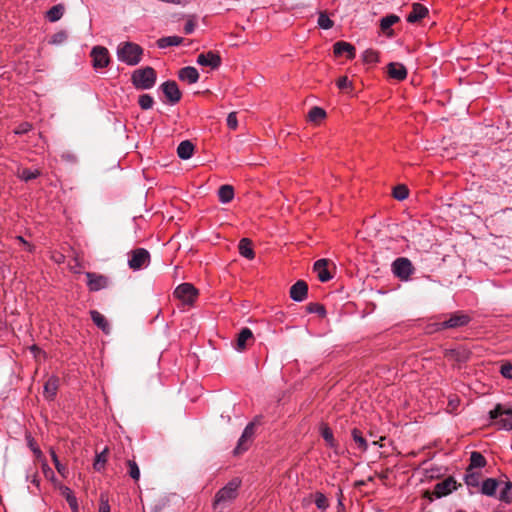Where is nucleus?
I'll return each mask as SVG.
<instances>
[{
    "label": "nucleus",
    "instance_id": "11",
    "mask_svg": "<svg viewBox=\"0 0 512 512\" xmlns=\"http://www.w3.org/2000/svg\"><path fill=\"white\" fill-rule=\"evenodd\" d=\"M255 341L254 335L251 331V329L245 327L242 328L241 331L238 333L234 348L237 351H244L249 345L253 344Z\"/></svg>",
    "mask_w": 512,
    "mask_h": 512
},
{
    "label": "nucleus",
    "instance_id": "61",
    "mask_svg": "<svg viewBox=\"0 0 512 512\" xmlns=\"http://www.w3.org/2000/svg\"><path fill=\"white\" fill-rule=\"evenodd\" d=\"M339 506H343L341 500H339V503H338Z\"/></svg>",
    "mask_w": 512,
    "mask_h": 512
},
{
    "label": "nucleus",
    "instance_id": "30",
    "mask_svg": "<svg viewBox=\"0 0 512 512\" xmlns=\"http://www.w3.org/2000/svg\"><path fill=\"white\" fill-rule=\"evenodd\" d=\"M183 42V38L179 36L162 37L157 41L159 48H167L170 46H177Z\"/></svg>",
    "mask_w": 512,
    "mask_h": 512
},
{
    "label": "nucleus",
    "instance_id": "26",
    "mask_svg": "<svg viewBox=\"0 0 512 512\" xmlns=\"http://www.w3.org/2000/svg\"><path fill=\"white\" fill-rule=\"evenodd\" d=\"M90 315L95 325H97L103 332H109V323L104 315L96 310L90 311Z\"/></svg>",
    "mask_w": 512,
    "mask_h": 512
},
{
    "label": "nucleus",
    "instance_id": "53",
    "mask_svg": "<svg viewBox=\"0 0 512 512\" xmlns=\"http://www.w3.org/2000/svg\"><path fill=\"white\" fill-rule=\"evenodd\" d=\"M255 433V422H250L244 429V438L252 439Z\"/></svg>",
    "mask_w": 512,
    "mask_h": 512
},
{
    "label": "nucleus",
    "instance_id": "45",
    "mask_svg": "<svg viewBox=\"0 0 512 512\" xmlns=\"http://www.w3.org/2000/svg\"><path fill=\"white\" fill-rule=\"evenodd\" d=\"M363 60L366 63H376L379 60V55L376 51L368 49L363 53Z\"/></svg>",
    "mask_w": 512,
    "mask_h": 512
},
{
    "label": "nucleus",
    "instance_id": "24",
    "mask_svg": "<svg viewBox=\"0 0 512 512\" xmlns=\"http://www.w3.org/2000/svg\"><path fill=\"white\" fill-rule=\"evenodd\" d=\"M239 253L241 256L252 260L255 257V252L252 247V241L248 238H242L238 244Z\"/></svg>",
    "mask_w": 512,
    "mask_h": 512
},
{
    "label": "nucleus",
    "instance_id": "9",
    "mask_svg": "<svg viewBox=\"0 0 512 512\" xmlns=\"http://www.w3.org/2000/svg\"><path fill=\"white\" fill-rule=\"evenodd\" d=\"M456 488H457V483L454 480V478L448 477V478L444 479L443 481H440L437 484H435L433 491L432 492L427 491L426 494H428V495L431 494V495L435 496L436 498H441V497L447 496L453 490H456Z\"/></svg>",
    "mask_w": 512,
    "mask_h": 512
},
{
    "label": "nucleus",
    "instance_id": "2",
    "mask_svg": "<svg viewBox=\"0 0 512 512\" xmlns=\"http://www.w3.org/2000/svg\"><path fill=\"white\" fill-rule=\"evenodd\" d=\"M156 79V71L149 66L136 69L131 75L132 84L138 90L151 89L155 85Z\"/></svg>",
    "mask_w": 512,
    "mask_h": 512
},
{
    "label": "nucleus",
    "instance_id": "47",
    "mask_svg": "<svg viewBox=\"0 0 512 512\" xmlns=\"http://www.w3.org/2000/svg\"><path fill=\"white\" fill-rule=\"evenodd\" d=\"M67 37L68 35L65 31H59L52 36L50 43L57 45L62 44L66 41Z\"/></svg>",
    "mask_w": 512,
    "mask_h": 512
},
{
    "label": "nucleus",
    "instance_id": "57",
    "mask_svg": "<svg viewBox=\"0 0 512 512\" xmlns=\"http://www.w3.org/2000/svg\"><path fill=\"white\" fill-rule=\"evenodd\" d=\"M42 470H43L44 475H45L47 478H51V479H53V478H54V472H53V470L48 466V464H47V463H43V464H42Z\"/></svg>",
    "mask_w": 512,
    "mask_h": 512
},
{
    "label": "nucleus",
    "instance_id": "42",
    "mask_svg": "<svg viewBox=\"0 0 512 512\" xmlns=\"http://www.w3.org/2000/svg\"><path fill=\"white\" fill-rule=\"evenodd\" d=\"M51 458L54 462L55 468L58 471V473L61 474L63 477H66L68 474V469L65 465L60 463L54 450H51Z\"/></svg>",
    "mask_w": 512,
    "mask_h": 512
},
{
    "label": "nucleus",
    "instance_id": "44",
    "mask_svg": "<svg viewBox=\"0 0 512 512\" xmlns=\"http://www.w3.org/2000/svg\"><path fill=\"white\" fill-rule=\"evenodd\" d=\"M315 504L321 510H325L329 506L328 499L321 492L315 494Z\"/></svg>",
    "mask_w": 512,
    "mask_h": 512
},
{
    "label": "nucleus",
    "instance_id": "14",
    "mask_svg": "<svg viewBox=\"0 0 512 512\" xmlns=\"http://www.w3.org/2000/svg\"><path fill=\"white\" fill-rule=\"evenodd\" d=\"M471 352L462 346L453 348V349H447L445 351V357L448 360H453L458 363L466 362L470 358Z\"/></svg>",
    "mask_w": 512,
    "mask_h": 512
},
{
    "label": "nucleus",
    "instance_id": "55",
    "mask_svg": "<svg viewBox=\"0 0 512 512\" xmlns=\"http://www.w3.org/2000/svg\"><path fill=\"white\" fill-rule=\"evenodd\" d=\"M28 445L31 448V450L34 452L37 458L42 457V452L39 449V447L35 444L34 439L28 438Z\"/></svg>",
    "mask_w": 512,
    "mask_h": 512
},
{
    "label": "nucleus",
    "instance_id": "29",
    "mask_svg": "<svg viewBox=\"0 0 512 512\" xmlns=\"http://www.w3.org/2000/svg\"><path fill=\"white\" fill-rule=\"evenodd\" d=\"M219 200L229 203L234 197V188L231 185H222L218 190Z\"/></svg>",
    "mask_w": 512,
    "mask_h": 512
},
{
    "label": "nucleus",
    "instance_id": "15",
    "mask_svg": "<svg viewBox=\"0 0 512 512\" xmlns=\"http://www.w3.org/2000/svg\"><path fill=\"white\" fill-rule=\"evenodd\" d=\"M87 285L91 291H99L108 285V278L93 272H87Z\"/></svg>",
    "mask_w": 512,
    "mask_h": 512
},
{
    "label": "nucleus",
    "instance_id": "35",
    "mask_svg": "<svg viewBox=\"0 0 512 512\" xmlns=\"http://www.w3.org/2000/svg\"><path fill=\"white\" fill-rule=\"evenodd\" d=\"M352 434V438L353 440L355 441V443L358 445V447L362 450V451H366L367 450V441L366 439L363 437L362 435V432L357 429V428H354L351 432Z\"/></svg>",
    "mask_w": 512,
    "mask_h": 512
},
{
    "label": "nucleus",
    "instance_id": "4",
    "mask_svg": "<svg viewBox=\"0 0 512 512\" xmlns=\"http://www.w3.org/2000/svg\"><path fill=\"white\" fill-rule=\"evenodd\" d=\"M490 419L494 420V424L499 429L512 430V408L497 404L494 409L489 412Z\"/></svg>",
    "mask_w": 512,
    "mask_h": 512
},
{
    "label": "nucleus",
    "instance_id": "54",
    "mask_svg": "<svg viewBox=\"0 0 512 512\" xmlns=\"http://www.w3.org/2000/svg\"><path fill=\"white\" fill-rule=\"evenodd\" d=\"M351 85H352L351 81H349V79L346 76L340 77L337 80V86L339 89L344 90V89L351 87Z\"/></svg>",
    "mask_w": 512,
    "mask_h": 512
},
{
    "label": "nucleus",
    "instance_id": "6",
    "mask_svg": "<svg viewBox=\"0 0 512 512\" xmlns=\"http://www.w3.org/2000/svg\"><path fill=\"white\" fill-rule=\"evenodd\" d=\"M174 296L183 304L192 305L198 296V290L190 283H182L176 287Z\"/></svg>",
    "mask_w": 512,
    "mask_h": 512
},
{
    "label": "nucleus",
    "instance_id": "25",
    "mask_svg": "<svg viewBox=\"0 0 512 512\" xmlns=\"http://www.w3.org/2000/svg\"><path fill=\"white\" fill-rule=\"evenodd\" d=\"M193 152H194V145L189 140L182 141L177 147L178 157L183 160H187V159L191 158V156L193 155Z\"/></svg>",
    "mask_w": 512,
    "mask_h": 512
},
{
    "label": "nucleus",
    "instance_id": "23",
    "mask_svg": "<svg viewBox=\"0 0 512 512\" xmlns=\"http://www.w3.org/2000/svg\"><path fill=\"white\" fill-rule=\"evenodd\" d=\"M59 387V379L57 377H50L44 385V396L48 400H53L56 396Z\"/></svg>",
    "mask_w": 512,
    "mask_h": 512
},
{
    "label": "nucleus",
    "instance_id": "31",
    "mask_svg": "<svg viewBox=\"0 0 512 512\" xmlns=\"http://www.w3.org/2000/svg\"><path fill=\"white\" fill-rule=\"evenodd\" d=\"M326 117V112L321 107H312L308 113V120L314 124H319Z\"/></svg>",
    "mask_w": 512,
    "mask_h": 512
},
{
    "label": "nucleus",
    "instance_id": "46",
    "mask_svg": "<svg viewBox=\"0 0 512 512\" xmlns=\"http://www.w3.org/2000/svg\"><path fill=\"white\" fill-rule=\"evenodd\" d=\"M318 25L322 29H330L333 26V21L325 13H320L318 17Z\"/></svg>",
    "mask_w": 512,
    "mask_h": 512
},
{
    "label": "nucleus",
    "instance_id": "43",
    "mask_svg": "<svg viewBox=\"0 0 512 512\" xmlns=\"http://www.w3.org/2000/svg\"><path fill=\"white\" fill-rule=\"evenodd\" d=\"M393 196L397 200H404L408 197V188L405 185H398L393 189Z\"/></svg>",
    "mask_w": 512,
    "mask_h": 512
},
{
    "label": "nucleus",
    "instance_id": "20",
    "mask_svg": "<svg viewBox=\"0 0 512 512\" xmlns=\"http://www.w3.org/2000/svg\"><path fill=\"white\" fill-rule=\"evenodd\" d=\"M328 263V259H319L314 263L313 269L321 282H327L332 278L327 269Z\"/></svg>",
    "mask_w": 512,
    "mask_h": 512
},
{
    "label": "nucleus",
    "instance_id": "48",
    "mask_svg": "<svg viewBox=\"0 0 512 512\" xmlns=\"http://www.w3.org/2000/svg\"><path fill=\"white\" fill-rule=\"evenodd\" d=\"M511 489H512V482H510V481L506 482L504 488L500 492L499 499L501 501L509 502L510 501L509 492Z\"/></svg>",
    "mask_w": 512,
    "mask_h": 512
},
{
    "label": "nucleus",
    "instance_id": "50",
    "mask_svg": "<svg viewBox=\"0 0 512 512\" xmlns=\"http://www.w3.org/2000/svg\"><path fill=\"white\" fill-rule=\"evenodd\" d=\"M64 494L66 496V500L69 503L70 507L73 509L77 508V500L69 488H65Z\"/></svg>",
    "mask_w": 512,
    "mask_h": 512
},
{
    "label": "nucleus",
    "instance_id": "58",
    "mask_svg": "<svg viewBox=\"0 0 512 512\" xmlns=\"http://www.w3.org/2000/svg\"><path fill=\"white\" fill-rule=\"evenodd\" d=\"M28 131V126L25 128V127H22V130L21 131H17V133H24V132H27Z\"/></svg>",
    "mask_w": 512,
    "mask_h": 512
},
{
    "label": "nucleus",
    "instance_id": "1",
    "mask_svg": "<svg viewBox=\"0 0 512 512\" xmlns=\"http://www.w3.org/2000/svg\"><path fill=\"white\" fill-rule=\"evenodd\" d=\"M143 49L133 42H122L117 47V57L120 61L134 66L141 61Z\"/></svg>",
    "mask_w": 512,
    "mask_h": 512
},
{
    "label": "nucleus",
    "instance_id": "56",
    "mask_svg": "<svg viewBox=\"0 0 512 512\" xmlns=\"http://www.w3.org/2000/svg\"><path fill=\"white\" fill-rule=\"evenodd\" d=\"M196 23L192 19L188 20L184 26V32L186 34H191L195 29Z\"/></svg>",
    "mask_w": 512,
    "mask_h": 512
},
{
    "label": "nucleus",
    "instance_id": "33",
    "mask_svg": "<svg viewBox=\"0 0 512 512\" xmlns=\"http://www.w3.org/2000/svg\"><path fill=\"white\" fill-rule=\"evenodd\" d=\"M481 474L479 472H475L474 470L467 469V473L465 475V483L471 487H478L480 482Z\"/></svg>",
    "mask_w": 512,
    "mask_h": 512
},
{
    "label": "nucleus",
    "instance_id": "51",
    "mask_svg": "<svg viewBox=\"0 0 512 512\" xmlns=\"http://www.w3.org/2000/svg\"><path fill=\"white\" fill-rule=\"evenodd\" d=\"M500 373L507 379H512V364L505 363L500 368Z\"/></svg>",
    "mask_w": 512,
    "mask_h": 512
},
{
    "label": "nucleus",
    "instance_id": "37",
    "mask_svg": "<svg viewBox=\"0 0 512 512\" xmlns=\"http://www.w3.org/2000/svg\"><path fill=\"white\" fill-rule=\"evenodd\" d=\"M107 451L108 449L105 448L101 453L96 455L95 461L93 463V467L96 471H101L106 462H107Z\"/></svg>",
    "mask_w": 512,
    "mask_h": 512
},
{
    "label": "nucleus",
    "instance_id": "32",
    "mask_svg": "<svg viewBox=\"0 0 512 512\" xmlns=\"http://www.w3.org/2000/svg\"><path fill=\"white\" fill-rule=\"evenodd\" d=\"M64 11H65L64 5L63 4H57V5L53 6V7H51L47 11V18L51 22H56V21L61 19V17L64 14Z\"/></svg>",
    "mask_w": 512,
    "mask_h": 512
},
{
    "label": "nucleus",
    "instance_id": "36",
    "mask_svg": "<svg viewBox=\"0 0 512 512\" xmlns=\"http://www.w3.org/2000/svg\"><path fill=\"white\" fill-rule=\"evenodd\" d=\"M39 175H40V171L38 169L31 170L28 168H23V169L19 170V172H18L19 178H21L22 180H24L26 182L37 178Z\"/></svg>",
    "mask_w": 512,
    "mask_h": 512
},
{
    "label": "nucleus",
    "instance_id": "3",
    "mask_svg": "<svg viewBox=\"0 0 512 512\" xmlns=\"http://www.w3.org/2000/svg\"><path fill=\"white\" fill-rule=\"evenodd\" d=\"M240 485L241 481L237 478H234L223 488H221L215 495L213 501V509L215 510L220 504H225L235 500L238 496V489Z\"/></svg>",
    "mask_w": 512,
    "mask_h": 512
},
{
    "label": "nucleus",
    "instance_id": "5",
    "mask_svg": "<svg viewBox=\"0 0 512 512\" xmlns=\"http://www.w3.org/2000/svg\"><path fill=\"white\" fill-rule=\"evenodd\" d=\"M392 271L397 278L407 281L414 273L415 268L408 258L400 257L392 263Z\"/></svg>",
    "mask_w": 512,
    "mask_h": 512
},
{
    "label": "nucleus",
    "instance_id": "8",
    "mask_svg": "<svg viewBox=\"0 0 512 512\" xmlns=\"http://www.w3.org/2000/svg\"><path fill=\"white\" fill-rule=\"evenodd\" d=\"M160 89L162 90L167 102L171 105H175L181 100L182 93L179 90L177 83L173 80H168L161 84Z\"/></svg>",
    "mask_w": 512,
    "mask_h": 512
},
{
    "label": "nucleus",
    "instance_id": "18",
    "mask_svg": "<svg viewBox=\"0 0 512 512\" xmlns=\"http://www.w3.org/2000/svg\"><path fill=\"white\" fill-rule=\"evenodd\" d=\"M388 75L398 81H402L407 77V69L401 63L391 62L387 66Z\"/></svg>",
    "mask_w": 512,
    "mask_h": 512
},
{
    "label": "nucleus",
    "instance_id": "52",
    "mask_svg": "<svg viewBox=\"0 0 512 512\" xmlns=\"http://www.w3.org/2000/svg\"><path fill=\"white\" fill-rule=\"evenodd\" d=\"M227 126L232 129V130H235L238 126V121H237V117H236V113L235 112H231L228 117H227Z\"/></svg>",
    "mask_w": 512,
    "mask_h": 512
},
{
    "label": "nucleus",
    "instance_id": "41",
    "mask_svg": "<svg viewBox=\"0 0 512 512\" xmlns=\"http://www.w3.org/2000/svg\"><path fill=\"white\" fill-rule=\"evenodd\" d=\"M306 311L308 313H316L320 317H324L326 315V309L322 304L319 303H309L306 306Z\"/></svg>",
    "mask_w": 512,
    "mask_h": 512
},
{
    "label": "nucleus",
    "instance_id": "38",
    "mask_svg": "<svg viewBox=\"0 0 512 512\" xmlns=\"http://www.w3.org/2000/svg\"><path fill=\"white\" fill-rule=\"evenodd\" d=\"M251 442H252V439L244 438V434H242L238 440L236 448L234 449V454L239 455V454L245 452L249 448Z\"/></svg>",
    "mask_w": 512,
    "mask_h": 512
},
{
    "label": "nucleus",
    "instance_id": "59",
    "mask_svg": "<svg viewBox=\"0 0 512 512\" xmlns=\"http://www.w3.org/2000/svg\"><path fill=\"white\" fill-rule=\"evenodd\" d=\"M28 131V126L25 128V127H22V130L21 131H17V133H24V132H27Z\"/></svg>",
    "mask_w": 512,
    "mask_h": 512
},
{
    "label": "nucleus",
    "instance_id": "60",
    "mask_svg": "<svg viewBox=\"0 0 512 512\" xmlns=\"http://www.w3.org/2000/svg\"><path fill=\"white\" fill-rule=\"evenodd\" d=\"M32 482H33L34 484H36V485H38V484H39V481L36 479V477H35V476H34V478H33Z\"/></svg>",
    "mask_w": 512,
    "mask_h": 512
},
{
    "label": "nucleus",
    "instance_id": "49",
    "mask_svg": "<svg viewBox=\"0 0 512 512\" xmlns=\"http://www.w3.org/2000/svg\"><path fill=\"white\" fill-rule=\"evenodd\" d=\"M99 512H110L108 496L105 493L100 495Z\"/></svg>",
    "mask_w": 512,
    "mask_h": 512
},
{
    "label": "nucleus",
    "instance_id": "7",
    "mask_svg": "<svg viewBox=\"0 0 512 512\" xmlns=\"http://www.w3.org/2000/svg\"><path fill=\"white\" fill-rule=\"evenodd\" d=\"M92 58V66L95 69L106 68L110 63L109 51L106 47L95 46L90 52Z\"/></svg>",
    "mask_w": 512,
    "mask_h": 512
},
{
    "label": "nucleus",
    "instance_id": "16",
    "mask_svg": "<svg viewBox=\"0 0 512 512\" xmlns=\"http://www.w3.org/2000/svg\"><path fill=\"white\" fill-rule=\"evenodd\" d=\"M470 317L464 313H455L441 323L442 328H458L469 323Z\"/></svg>",
    "mask_w": 512,
    "mask_h": 512
},
{
    "label": "nucleus",
    "instance_id": "28",
    "mask_svg": "<svg viewBox=\"0 0 512 512\" xmlns=\"http://www.w3.org/2000/svg\"><path fill=\"white\" fill-rule=\"evenodd\" d=\"M498 481L494 478L486 479L481 486V492L487 496H493L496 493Z\"/></svg>",
    "mask_w": 512,
    "mask_h": 512
},
{
    "label": "nucleus",
    "instance_id": "19",
    "mask_svg": "<svg viewBox=\"0 0 512 512\" xmlns=\"http://www.w3.org/2000/svg\"><path fill=\"white\" fill-rule=\"evenodd\" d=\"M400 18L395 14L387 15L380 19V29L389 38L394 36V30L391 26L399 22Z\"/></svg>",
    "mask_w": 512,
    "mask_h": 512
},
{
    "label": "nucleus",
    "instance_id": "10",
    "mask_svg": "<svg viewBox=\"0 0 512 512\" xmlns=\"http://www.w3.org/2000/svg\"><path fill=\"white\" fill-rule=\"evenodd\" d=\"M149 260V252L144 248H138L131 252V258L128 261V265L133 270H139L146 266Z\"/></svg>",
    "mask_w": 512,
    "mask_h": 512
},
{
    "label": "nucleus",
    "instance_id": "40",
    "mask_svg": "<svg viewBox=\"0 0 512 512\" xmlns=\"http://www.w3.org/2000/svg\"><path fill=\"white\" fill-rule=\"evenodd\" d=\"M138 104L143 110H148L153 107L154 100L149 94H142L139 96Z\"/></svg>",
    "mask_w": 512,
    "mask_h": 512
},
{
    "label": "nucleus",
    "instance_id": "39",
    "mask_svg": "<svg viewBox=\"0 0 512 512\" xmlns=\"http://www.w3.org/2000/svg\"><path fill=\"white\" fill-rule=\"evenodd\" d=\"M128 466V474L129 476L135 480L138 481L140 478V469L137 465V463L134 460H128L127 461Z\"/></svg>",
    "mask_w": 512,
    "mask_h": 512
},
{
    "label": "nucleus",
    "instance_id": "27",
    "mask_svg": "<svg viewBox=\"0 0 512 512\" xmlns=\"http://www.w3.org/2000/svg\"><path fill=\"white\" fill-rule=\"evenodd\" d=\"M487 461L485 457L477 451H473L470 455V464L467 469L474 470L476 468H483Z\"/></svg>",
    "mask_w": 512,
    "mask_h": 512
},
{
    "label": "nucleus",
    "instance_id": "34",
    "mask_svg": "<svg viewBox=\"0 0 512 512\" xmlns=\"http://www.w3.org/2000/svg\"><path fill=\"white\" fill-rule=\"evenodd\" d=\"M321 435L323 439L326 441L327 445L331 448L336 446V441L333 436L332 430L328 427V425L323 424L321 426Z\"/></svg>",
    "mask_w": 512,
    "mask_h": 512
},
{
    "label": "nucleus",
    "instance_id": "22",
    "mask_svg": "<svg viewBox=\"0 0 512 512\" xmlns=\"http://www.w3.org/2000/svg\"><path fill=\"white\" fill-rule=\"evenodd\" d=\"M178 77L183 81L193 84L198 81L199 73L196 68L187 66L179 70Z\"/></svg>",
    "mask_w": 512,
    "mask_h": 512
},
{
    "label": "nucleus",
    "instance_id": "21",
    "mask_svg": "<svg viewBox=\"0 0 512 512\" xmlns=\"http://www.w3.org/2000/svg\"><path fill=\"white\" fill-rule=\"evenodd\" d=\"M428 14V9L419 3H414L412 6V11L407 16V21L409 23H418Z\"/></svg>",
    "mask_w": 512,
    "mask_h": 512
},
{
    "label": "nucleus",
    "instance_id": "13",
    "mask_svg": "<svg viewBox=\"0 0 512 512\" xmlns=\"http://www.w3.org/2000/svg\"><path fill=\"white\" fill-rule=\"evenodd\" d=\"M290 297L296 302H302L307 298L308 285L303 280H298L290 288Z\"/></svg>",
    "mask_w": 512,
    "mask_h": 512
},
{
    "label": "nucleus",
    "instance_id": "17",
    "mask_svg": "<svg viewBox=\"0 0 512 512\" xmlns=\"http://www.w3.org/2000/svg\"><path fill=\"white\" fill-rule=\"evenodd\" d=\"M333 52L336 56H342L345 53L348 59H353L356 55L355 47L344 41L336 42L333 46Z\"/></svg>",
    "mask_w": 512,
    "mask_h": 512
},
{
    "label": "nucleus",
    "instance_id": "12",
    "mask_svg": "<svg viewBox=\"0 0 512 512\" xmlns=\"http://www.w3.org/2000/svg\"><path fill=\"white\" fill-rule=\"evenodd\" d=\"M197 63L201 66H209L211 69H217L221 65V57L218 53L208 51L207 53L198 55Z\"/></svg>",
    "mask_w": 512,
    "mask_h": 512
}]
</instances>
